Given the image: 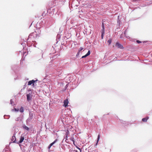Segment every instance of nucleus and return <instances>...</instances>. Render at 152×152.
<instances>
[{"label":"nucleus","mask_w":152,"mask_h":152,"mask_svg":"<svg viewBox=\"0 0 152 152\" xmlns=\"http://www.w3.org/2000/svg\"><path fill=\"white\" fill-rule=\"evenodd\" d=\"M115 46L116 47H117L118 48H120L121 49H123L124 48V47L123 46L118 42L116 43L115 45Z\"/></svg>","instance_id":"1"},{"label":"nucleus","mask_w":152,"mask_h":152,"mask_svg":"<svg viewBox=\"0 0 152 152\" xmlns=\"http://www.w3.org/2000/svg\"><path fill=\"white\" fill-rule=\"evenodd\" d=\"M37 80H30L28 81V85H31L32 84L33 86H34V83Z\"/></svg>","instance_id":"2"},{"label":"nucleus","mask_w":152,"mask_h":152,"mask_svg":"<svg viewBox=\"0 0 152 152\" xmlns=\"http://www.w3.org/2000/svg\"><path fill=\"white\" fill-rule=\"evenodd\" d=\"M69 103V102L67 99H66L64 100V104L63 106L65 107H66L68 106V104Z\"/></svg>","instance_id":"3"},{"label":"nucleus","mask_w":152,"mask_h":152,"mask_svg":"<svg viewBox=\"0 0 152 152\" xmlns=\"http://www.w3.org/2000/svg\"><path fill=\"white\" fill-rule=\"evenodd\" d=\"M24 139V136H22V135H21L20 137V140L18 142H16L17 143H22Z\"/></svg>","instance_id":"4"},{"label":"nucleus","mask_w":152,"mask_h":152,"mask_svg":"<svg viewBox=\"0 0 152 152\" xmlns=\"http://www.w3.org/2000/svg\"><path fill=\"white\" fill-rule=\"evenodd\" d=\"M102 30H101V32L102 34H104V31H105V28H104V23H102Z\"/></svg>","instance_id":"5"},{"label":"nucleus","mask_w":152,"mask_h":152,"mask_svg":"<svg viewBox=\"0 0 152 152\" xmlns=\"http://www.w3.org/2000/svg\"><path fill=\"white\" fill-rule=\"evenodd\" d=\"M57 140L56 139L53 142L51 143L49 146L48 147V148L49 149L51 146H52L57 141Z\"/></svg>","instance_id":"6"},{"label":"nucleus","mask_w":152,"mask_h":152,"mask_svg":"<svg viewBox=\"0 0 152 152\" xmlns=\"http://www.w3.org/2000/svg\"><path fill=\"white\" fill-rule=\"evenodd\" d=\"M12 141H13V142H17L16 141L15 137V136H13L11 139Z\"/></svg>","instance_id":"7"},{"label":"nucleus","mask_w":152,"mask_h":152,"mask_svg":"<svg viewBox=\"0 0 152 152\" xmlns=\"http://www.w3.org/2000/svg\"><path fill=\"white\" fill-rule=\"evenodd\" d=\"M148 119V117H147L142 119V120L143 122H146Z\"/></svg>","instance_id":"8"},{"label":"nucleus","mask_w":152,"mask_h":152,"mask_svg":"<svg viewBox=\"0 0 152 152\" xmlns=\"http://www.w3.org/2000/svg\"><path fill=\"white\" fill-rule=\"evenodd\" d=\"M23 127L24 129L26 130H27V131H28L29 130V128L27 126H26L25 125L23 126Z\"/></svg>","instance_id":"9"},{"label":"nucleus","mask_w":152,"mask_h":152,"mask_svg":"<svg viewBox=\"0 0 152 152\" xmlns=\"http://www.w3.org/2000/svg\"><path fill=\"white\" fill-rule=\"evenodd\" d=\"M27 100L28 101H29L31 99L30 95L29 94H27Z\"/></svg>","instance_id":"10"},{"label":"nucleus","mask_w":152,"mask_h":152,"mask_svg":"<svg viewBox=\"0 0 152 152\" xmlns=\"http://www.w3.org/2000/svg\"><path fill=\"white\" fill-rule=\"evenodd\" d=\"M20 111L21 113H23L24 111V110H23V108L22 107H21L20 109Z\"/></svg>","instance_id":"11"},{"label":"nucleus","mask_w":152,"mask_h":152,"mask_svg":"<svg viewBox=\"0 0 152 152\" xmlns=\"http://www.w3.org/2000/svg\"><path fill=\"white\" fill-rule=\"evenodd\" d=\"M107 42L109 44H110L112 42V40L111 39H109Z\"/></svg>","instance_id":"12"},{"label":"nucleus","mask_w":152,"mask_h":152,"mask_svg":"<svg viewBox=\"0 0 152 152\" xmlns=\"http://www.w3.org/2000/svg\"><path fill=\"white\" fill-rule=\"evenodd\" d=\"M100 135L99 134L98 135V138H97V143L96 144L98 143L99 140V138H100Z\"/></svg>","instance_id":"13"},{"label":"nucleus","mask_w":152,"mask_h":152,"mask_svg":"<svg viewBox=\"0 0 152 152\" xmlns=\"http://www.w3.org/2000/svg\"><path fill=\"white\" fill-rule=\"evenodd\" d=\"M90 50H88L87 53L86 54V55L88 56L90 55Z\"/></svg>","instance_id":"14"},{"label":"nucleus","mask_w":152,"mask_h":152,"mask_svg":"<svg viewBox=\"0 0 152 152\" xmlns=\"http://www.w3.org/2000/svg\"><path fill=\"white\" fill-rule=\"evenodd\" d=\"M83 49V48L82 47H80V48L79 50L78 51L79 52H80L81 50H82Z\"/></svg>","instance_id":"15"},{"label":"nucleus","mask_w":152,"mask_h":152,"mask_svg":"<svg viewBox=\"0 0 152 152\" xmlns=\"http://www.w3.org/2000/svg\"><path fill=\"white\" fill-rule=\"evenodd\" d=\"M136 42L137 43H141V42L139 40H137L136 41Z\"/></svg>","instance_id":"16"},{"label":"nucleus","mask_w":152,"mask_h":152,"mask_svg":"<svg viewBox=\"0 0 152 152\" xmlns=\"http://www.w3.org/2000/svg\"><path fill=\"white\" fill-rule=\"evenodd\" d=\"M87 56L86 54V55H84V56H82V58H85V57H86Z\"/></svg>","instance_id":"17"},{"label":"nucleus","mask_w":152,"mask_h":152,"mask_svg":"<svg viewBox=\"0 0 152 152\" xmlns=\"http://www.w3.org/2000/svg\"><path fill=\"white\" fill-rule=\"evenodd\" d=\"M104 34H102L101 37V38H102V39H103V36H104Z\"/></svg>","instance_id":"18"},{"label":"nucleus","mask_w":152,"mask_h":152,"mask_svg":"<svg viewBox=\"0 0 152 152\" xmlns=\"http://www.w3.org/2000/svg\"><path fill=\"white\" fill-rule=\"evenodd\" d=\"M14 110H15V111H19L18 109H17L16 108H15Z\"/></svg>","instance_id":"19"},{"label":"nucleus","mask_w":152,"mask_h":152,"mask_svg":"<svg viewBox=\"0 0 152 152\" xmlns=\"http://www.w3.org/2000/svg\"><path fill=\"white\" fill-rule=\"evenodd\" d=\"M77 148L79 150H80V152H81V149H80V148H79V147H77Z\"/></svg>","instance_id":"20"},{"label":"nucleus","mask_w":152,"mask_h":152,"mask_svg":"<svg viewBox=\"0 0 152 152\" xmlns=\"http://www.w3.org/2000/svg\"><path fill=\"white\" fill-rule=\"evenodd\" d=\"M77 148L79 150H80V152H81V149H80V148H79V147H77Z\"/></svg>","instance_id":"21"},{"label":"nucleus","mask_w":152,"mask_h":152,"mask_svg":"<svg viewBox=\"0 0 152 152\" xmlns=\"http://www.w3.org/2000/svg\"><path fill=\"white\" fill-rule=\"evenodd\" d=\"M77 148L79 150H80V152H81V149H80V148H79V147H77Z\"/></svg>","instance_id":"22"},{"label":"nucleus","mask_w":152,"mask_h":152,"mask_svg":"<svg viewBox=\"0 0 152 152\" xmlns=\"http://www.w3.org/2000/svg\"><path fill=\"white\" fill-rule=\"evenodd\" d=\"M79 53H80V52H78L77 53V55H76V56H79Z\"/></svg>","instance_id":"23"},{"label":"nucleus","mask_w":152,"mask_h":152,"mask_svg":"<svg viewBox=\"0 0 152 152\" xmlns=\"http://www.w3.org/2000/svg\"><path fill=\"white\" fill-rule=\"evenodd\" d=\"M68 132H67V133H66V137L67 138V135L69 133H68Z\"/></svg>","instance_id":"24"},{"label":"nucleus","mask_w":152,"mask_h":152,"mask_svg":"<svg viewBox=\"0 0 152 152\" xmlns=\"http://www.w3.org/2000/svg\"><path fill=\"white\" fill-rule=\"evenodd\" d=\"M126 30L125 31V32H124V34L125 35V36H126Z\"/></svg>","instance_id":"25"},{"label":"nucleus","mask_w":152,"mask_h":152,"mask_svg":"<svg viewBox=\"0 0 152 152\" xmlns=\"http://www.w3.org/2000/svg\"><path fill=\"white\" fill-rule=\"evenodd\" d=\"M74 152H78L77 150H75L74 151Z\"/></svg>","instance_id":"26"},{"label":"nucleus","mask_w":152,"mask_h":152,"mask_svg":"<svg viewBox=\"0 0 152 152\" xmlns=\"http://www.w3.org/2000/svg\"><path fill=\"white\" fill-rule=\"evenodd\" d=\"M122 37V35H121L120 36V38H121Z\"/></svg>","instance_id":"27"},{"label":"nucleus","mask_w":152,"mask_h":152,"mask_svg":"<svg viewBox=\"0 0 152 152\" xmlns=\"http://www.w3.org/2000/svg\"><path fill=\"white\" fill-rule=\"evenodd\" d=\"M126 37L128 38H129V37Z\"/></svg>","instance_id":"28"}]
</instances>
